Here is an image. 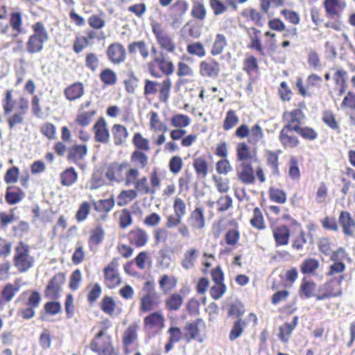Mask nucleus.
Segmentation results:
<instances>
[{"label":"nucleus","mask_w":355,"mask_h":355,"mask_svg":"<svg viewBox=\"0 0 355 355\" xmlns=\"http://www.w3.org/2000/svg\"><path fill=\"white\" fill-rule=\"evenodd\" d=\"M16 280L14 284L8 283L1 290V297L5 302H10L19 292L20 284Z\"/></svg>","instance_id":"62"},{"label":"nucleus","mask_w":355,"mask_h":355,"mask_svg":"<svg viewBox=\"0 0 355 355\" xmlns=\"http://www.w3.org/2000/svg\"><path fill=\"white\" fill-rule=\"evenodd\" d=\"M275 247L286 246L289 244L291 231L285 224L274 226L271 228Z\"/></svg>","instance_id":"27"},{"label":"nucleus","mask_w":355,"mask_h":355,"mask_svg":"<svg viewBox=\"0 0 355 355\" xmlns=\"http://www.w3.org/2000/svg\"><path fill=\"white\" fill-rule=\"evenodd\" d=\"M137 175V168L128 161L112 162L110 164L105 173V178L110 182L124 184L128 187Z\"/></svg>","instance_id":"3"},{"label":"nucleus","mask_w":355,"mask_h":355,"mask_svg":"<svg viewBox=\"0 0 355 355\" xmlns=\"http://www.w3.org/2000/svg\"><path fill=\"white\" fill-rule=\"evenodd\" d=\"M103 87L114 86L118 81L116 73L111 68L103 69L98 75Z\"/></svg>","instance_id":"51"},{"label":"nucleus","mask_w":355,"mask_h":355,"mask_svg":"<svg viewBox=\"0 0 355 355\" xmlns=\"http://www.w3.org/2000/svg\"><path fill=\"white\" fill-rule=\"evenodd\" d=\"M108 60L113 64H119L126 59V50L124 46L119 42L110 44L105 51Z\"/></svg>","instance_id":"26"},{"label":"nucleus","mask_w":355,"mask_h":355,"mask_svg":"<svg viewBox=\"0 0 355 355\" xmlns=\"http://www.w3.org/2000/svg\"><path fill=\"white\" fill-rule=\"evenodd\" d=\"M280 153V150L277 152L268 150L266 153V164L270 168L272 175L275 176H279L280 175L279 158Z\"/></svg>","instance_id":"61"},{"label":"nucleus","mask_w":355,"mask_h":355,"mask_svg":"<svg viewBox=\"0 0 355 355\" xmlns=\"http://www.w3.org/2000/svg\"><path fill=\"white\" fill-rule=\"evenodd\" d=\"M132 143L135 150L130 155V161L141 169L145 168L148 164V157L145 152L150 150V141L139 132H135L132 137Z\"/></svg>","instance_id":"8"},{"label":"nucleus","mask_w":355,"mask_h":355,"mask_svg":"<svg viewBox=\"0 0 355 355\" xmlns=\"http://www.w3.org/2000/svg\"><path fill=\"white\" fill-rule=\"evenodd\" d=\"M242 70L249 76L259 73L257 58L250 53H246L242 62Z\"/></svg>","instance_id":"45"},{"label":"nucleus","mask_w":355,"mask_h":355,"mask_svg":"<svg viewBox=\"0 0 355 355\" xmlns=\"http://www.w3.org/2000/svg\"><path fill=\"white\" fill-rule=\"evenodd\" d=\"M345 277V275H340L337 276V277L328 279L325 282L319 286L316 301H323L341 297L343 294L342 284Z\"/></svg>","instance_id":"11"},{"label":"nucleus","mask_w":355,"mask_h":355,"mask_svg":"<svg viewBox=\"0 0 355 355\" xmlns=\"http://www.w3.org/2000/svg\"><path fill=\"white\" fill-rule=\"evenodd\" d=\"M128 51L130 55H135L139 53L143 59L149 56L148 44L144 40L135 41L128 45Z\"/></svg>","instance_id":"59"},{"label":"nucleus","mask_w":355,"mask_h":355,"mask_svg":"<svg viewBox=\"0 0 355 355\" xmlns=\"http://www.w3.org/2000/svg\"><path fill=\"white\" fill-rule=\"evenodd\" d=\"M64 96L69 101L80 99L85 94V87L83 83L76 82L64 89Z\"/></svg>","instance_id":"43"},{"label":"nucleus","mask_w":355,"mask_h":355,"mask_svg":"<svg viewBox=\"0 0 355 355\" xmlns=\"http://www.w3.org/2000/svg\"><path fill=\"white\" fill-rule=\"evenodd\" d=\"M292 224L298 227V230L293 234L291 239V248L295 251H302L307 243L306 232L302 228L301 225L295 219H292Z\"/></svg>","instance_id":"35"},{"label":"nucleus","mask_w":355,"mask_h":355,"mask_svg":"<svg viewBox=\"0 0 355 355\" xmlns=\"http://www.w3.org/2000/svg\"><path fill=\"white\" fill-rule=\"evenodd\" d=\"M237 160L241 163L252 162L257 160L256 154H252L250 148L245 142H241L237 144L236 148Z\"/></svg>","instance_id":"49"},{"label":"nucleus","mask_w":355,"mask_h":355,"mask_svg":"<svg viewBox=\"0 0 355 355\" xmlns=\"http://www.w3.org/2000/svg\"><path fill=\"white\" fill-rule=\"evenodd\" d=\"M118 267V259L114 258L103 269L104 283L109 288H114L121 284Z\"/></svg>","instance_id":"19"},{"label":"nucleus","mask_w":355,"mask_h":355,"mask_svg":"<svg viewBox=\"0 0 355 355\" xmlns=\"http://www.w3.org/2000/svg\"><path fill=\"white\" fill-rule=\"evenodd\" d=\"M165 318L161 311L150 313L144 318V329L148 334L156 335L164 327Z\"/></svg>","instance_id":"18"},{"label":"nucleus","mask_w":355,"mask_h":355,"mask_svg":"<svg viewBox=\"0 0 355 355\" xmlns=\"http://www.w3.org/2000/svg\"><path fill=\"white\" fill-rule=\"evenodd\" d=\"M111 132L115 146H122L125 143L129 136L128 129L123 125L115 123L112 126Z\"/></svg>","instance_id":"47"},{"label":"nucleus","mask_w":355,"mask_h":355,"mask_svg":"<svg viewBox=\"0 0 355 355\" xmlns=\"http://www.w3.org/2000/svg\"><path fill=\"white\" fill-rule=\"evenodd\" d=\"M306 109V103L304 101L299 103L298 107L291 111H285L282 114V121L284 125L282 128L291 130L296 132V128H300L306 119V115L302 111Z\"/></svg>","instance_id":"15"},{"label":"nucleus","mask_w":355,"mask_h":355,"mask_svg":"<svg viewBox=\"0 0 355 355\" xmlns=\"http://www.w3.org/2000/svg\"><path fill=\"white\" fill-rule=\"evenodd\" d=\"M42 296L36 290L25 291L22 292L15 303H20L24 307L17 310V315L24 320H30L35 317V309L40 306Z\"/></svg>","instance_id":"6"},{"label":"nucleus","mask_w":355,"mask_h":355,"mask_svg":"<svg viewBox=\"0 0 355 355\" xmlns=\"http://www.w3.org/2000/svg\"><path fill=\"white\" fill-rule=\"evenodd\" d=\"M242 27H243L247 34L248 42L247 47L261 56H265L264 46L261 40V31L254 26V25L261 27L263 24V17L262 14L255 8L244 9L241 13Z\"/></svg>","instance_id":"2"},{"label":"nucleus","mask_w":355,"mask_h":355,"mask_svg":"<svg viewBox=\"0 0 355 355\" xmlns=\"http://www.w3.org/2000/svg\"><path fill=\"white\" fill-rule=\"evenodd\" d=\"M140 177V171L137 168V175L130 185L134 190L141 195H154L162 185V177L159 168H153L149 174V181L145 175Z\"/></svg>","instance_id":"5"},{"label":"nucleus","mask_w":355,"mask_h":355,"mask_svg":"<svg viewBox=\"0 0 355 355\" xmlns=\"http://www.w3.org/2000/svg\"><path fill=\"white\" fill-rule=\"evenodd\" d=\"M318 288V285L314 280L304 277L299 287V296L301 299L314 297L316 300Z\"/></svg>","instance_id":"32"},{"label":"nucleus","mask_w":355,"mask_h":355,"mask_svg":"<svg viewBox=\"0 0 355 355\" xmlns=\"http://www.w3.org/2000/svg\"><path fill=\"white\" fill-rule=\"evenodd\" d=\"M172 88V80L166 77L162 81L158 82L150 79L144 80V96L146 98H150L157 95L158 99L162 103H167Z\"/></svg>","instance_id":"7"},{"label":"nucleus","mask_w":355,"mask_h":355,"mask_svg":"<svg viewBox=\"0 0 355 355\" xmlns=\"http://www.w3.org/2000/svg\"><path fill=\"white\" fill-rule=\"evenodd\" d=\"M184 297L178 293L170 294L165 300L164 305L168 311H177L182 306Z\"/></svg>","instance_id":"60"},{"label":"nucleus","mask_w":355,"mask_h":355,"mask_svg":"<svg viewBox=\"0 0 355 355\" xmlns=\"http://www.w3.org/2000/svg\"><path fill=\"white\" fill-rule=\"evenodd\" d=\"M87 154V147L85 144H75L68 149L67 159L69 162L78 164Z\"/></svg>","instance_id":"46"},{"label":"nucleus","mask_w":355,"mask_h":355,"mask_svg":"<svg viewBox=\"0 0 355 355\" xmlns=\"http://www.w3.org/2000/svg\"><path fill=\"white\" fill-rule=\"evenodd\" d=\"M111 327V322L107 318L98 323V331L89 343L90 349L97 355H105L107 351L114 347L112 335L108 333Z\"/></svg>","instance_id":"4"},{"label":"nucleus","mask_w":355,"mask_h":355,"mask_svg":"<svg viewBox=\"0 0 355 355\" xmlns=\"http://www.w3.org/2000/svg\"><path fill=\"white\" fill-rule=\"evenodd\" d=\"M9 27L14 32L15 36H18L24 31L23 16L20 12H12L9 17Z\"/></svg>","instance_id":"58"},{"label":"nucleus","mask_w":355,"mask_h":355,"mask_svg":"<svg viewBox=\"0 0 355 355\" xmlns=\"http://www.w3.org/2000/svg\"><path fill=\"white\" fill-rule=\"evenodd\" d=\"M187 131L181 128H174L170 131V137L172 141H178L181 139V146L185 148L191 146L198 139L196 134H189L186 135Z\"/></svg>","instance_id":"33"},{"label":"nucleus","mask_w":355,"mask_h":355,"mask_svg":"<svg viewBox=\"0 0 355 355\" xmlns=\"http://www.w3.org/2000/svg\"><path fill=\"white\" fill-rule=\"evenodd\" d=\"M311 17L315 26L324 25L327 28H331L339 31L341 30V24L338 22H324V16L321 9L317 6H313L310 9Z\"/></svg>","instance_id":"34"},{"label":"nucleus","mask_w":355,"mask_h":355,"mask_svg":"<svg viewBox=\"0 0 355 355\" xmlns=\"http://www.w3.org/2000/svg\"><path fill=\"white\" fill-rule=\"evenodd\" d=\"M139 325L136 323L130 324L123 332L121 336L123 353L124 355H129L134 348L138 347V331Z\"/></svg>","instance_id":"16"},{"label":"nucleus","mask_w":355,"mask_h":355,"mask_svg":"<svg viewBox=\"0 0 355 355\" xmlns=\"http://www.w3.org/2000/svg\"><path fill=\"white\" fill-rule=\"evenodd\" d=\"M151 53L152 60L148 64L150 74L154 78H159V74L156 70L157 67L164 75H171L174 71V64L164 52L159 51L155 46H152Z\"/></svg>","instance_id":"9"},{"label":"nucleus","mask_w":355,"mask_h":355,"mask_svg":"<svg viewBox=\"0 0 355 355\" xmlns=\"http://www.w3.org/2000/svg\"><path fill=\"white\" fill-rule=\"evenodd\" d=\"M167 334L168 337L164 348L165 354H168L171 352L174 348L175 343L180 342L184 338V333L182 331L181 329L177 326H171L167 330Z\"/></svg>","instance_id":"39"},{"label":"nucleus","mask_w":355,"mask_h":355,"mask_svg":"<svg viewBox=\"0 0 355 355\" xmlns=\"http://www.w3.org/2000/svg\"><path fill=\"white\" fill-rule=\"evenodd\" d=\"M1 105L9 130L17 129L24 124L25 116L29 108V102L26 98L21 96L15 99L13 89H8L4 92Z\"/></svg>","instance_id":"1"},{"label":"nucleus","mask_w":355,"mask_h":355,"mask_svg":"<svg viewBox=\"0 0 355 355\" xmlns=\"http://www.w3.org/2000/svg\"><path fill=\"white\" fill-rule=\"evenodd\" d=\"M149 128L154 132L165 133L168 128L167 125L161 120L159 115L155 111H150L148 114Z\"/></svg>","instance_id":"56"},{"label":"nucleus","mask_w":355,"mask_h":355,"mask_svg":"<svg viewBox=\"0 0 355 355\" xmlns=\"http://www.w3.org/2000/svg\"><path fill=\"white\" fill-rule=\"evenodd\" d=\"M338 252H334L331 256L330 257L331 261H334V263L328 267V270L326 272V276L329 277H336L335 275L340 274L343 275V272L346 269V266L344 262L341 261H337Z\"/></svg>","instance_id":"50"},{"label":"nucleus","mask_w":355,"mask_h":355,"mask_svg":"<svg viewBox=\"0 0 355 355\" xmlns=\"http://www.w3.org/2000/svg\"><path fill=\"white\" fill-rule=\"evenodd\" d=\"M152 32L161 51L175 53L178 46L173 34L167 31L165 27L158 21L150 24Z\"/></svg>","instance_id":"10"},{"label":"nucleus","mask_w":355,"mask_h":355,"mask_svg":"<svg viewBox=\"0 0 355 355\" xmlns=\"http://www.w3.org/2000/svg\"><path fill=\"white\" fill-rule=\"evenodd\" d=\"M106 38V35L103 31L90 28L86 31L85 35H78L75 37L72 49L74 53L78 54L87 47L94 44V41H101Z\"/></svg>","instance_id":"14"},{"label":"nucleus","mask_w":355,"mask_h":355,"mask_svg":"<svg viewBox=\"0 0 355 355\" xmlns=\"http://www.w3.org/2000/svg\"><path fill=\"white\" fill-rule=\"evenodd\" d=\"M299 318L294 316L291 322H284L279 327L278 338L282 343H286L289 341L293 331L298 324Z\"/></svg>","instance_id":"42"},{"label":"nucleus","mask_w":355,"mask_h":355,"mask_svg":"<svg viewBox=\"0 0 355 355\" xmlns=\"http://www.w3.org/2000/svg\"><path fill=\"white\" fill-rule=\"evenodd\" d=\"M251 226L259 231H261L266 229V225L263 213L261 209L256 207L253 209L252 216L250 220Z\"/></svg>","instance_id":"64"},{"label":"nucleus","mask_w":355,"mask_h":355,"mask_svg":"<svg viewBox=\"0 0 355 355\" xmlns=\"http://www.w3.org/2000/svg\"><path fill=\"white\" fill-rule=\"evenodd\" d=\"M322 82L321 76L311 73L306 78V85H304V81L302 77H297L295 81V87L298 91V93L302 97H306L311 95L310 89L313 87H320Z\"/></svg>","instance_id":"22"},{"label":"nucleus","mask_w":355,"mask_h":355,"mask_svg":"<svg viewBox=\"0 0 355 355\" xmlns=\"http://www.w3.org/2000/svg\"><path fill=\"white\" fill-rule=\"evenodd\" d=\"M268 26L270 31H266L263 35L266 37V44L273 47L276 42L277 35L271 31L282 32L286 30V25L279 18H272L268 20Z\"/></svg>","instance_id":"31"},{"label":"nucleus","mask_w":355,"mask_h":355,"mask_svg":"<svg viewBox=\"0 0 355 355\" xmlns=\"http://www.w3.org/2000/svg\"><path fill=\"white\" fill-rule=\"evenodd\" d=\"M338 223L343 234L347 238L355 236V219L347 211H341L338 215Z\"/></svg>","instance_id":"30"},{"label":"nucleus","mask_w":355,"mask_h":355,"mask_svg":"<svg viewBox=\"0 0 355 355\" xmlns=\"http://www.w3.org/2000/svg\"><path fill=\"white\" fill-rule=\"evenodd\" d=\"M227 44V40L225 35L223 33H217L212 43L210 54L213 57L222 54Z\"/></svg>","instance_id":"54"},{"label":"nucleus","mask_w":355,"mask_h":355,"mask_svg":"<svg viewBox=\"0 0 355 355\" xmlns=\"http://www.w3.org/2000/svg\"><path fill=\"white\" fill-rule=\"evenodd\" d=\"M91 105L92 101H87L80 105L78 112L74 121L76 124L81 127H87L90 125L93 118L97 114V110L96 108L86 110Z\"/></svg>","instance_id":"25"},{"label":"nucleus","mask_w":355,"mask_h":355,"mask_svg":"<svg viewBox=\"0 0 355 355\" xmlns=\"http://www.w3.org/2000/svg\"><path fill=\"white\" fill-rule=\"evenodd\" d=\"M206 324L202 318H196L187 322L184 327V339L187 343L193 340L202 343L204 337L201 335V330L205 329Z\"/></svg>","instance_id":"17"},{"label":"nucleus","mask_w":355,"mask_h":355,"mask_svg":"<svg viewBox=\"0 0 355 355\" xmlns=\"http://www.w3.org/2000/svg\"><path fill=\"white\" fill-rule=\"evenodd\" d=\"M94 140L97 143L108 144L110 141V131L105 119L101 116L98 118L92 127Z\"/></svg>","instance_id":"29"},{"label":"nucleus","mask_w":355,"mask_h":355,"mask_svg":"<svg viewBox=\"0 0 355 355\" xmlns=\"http://www.w3.org/2000/svg\"><path fill=\"white\" fill-rule=\"evenodd\" d=\"M237 177L239 181L245 185L254 184L256 177L261 183L266 181V176L262 167L258 166L254 171L252 162L241 163L239 169H237Z\"/></svg>","instance_id":"13"},{"label":"nucleus","mask_w":355,"mask_h":355,"mask_svg":"<svg viewBox=\"0 0 355 355\" xmlns=\"http://www.w3.org/2000/svg\"><path fill=\"white\" fill-rule=\"evenodd\" d=\"M220 64L216 59L209 57L199 64V73L202 77L217 78L220 73Z\"/></svg>","instance_id":"23"},{"label":"nucleus","mask_w":355,"mask_h":355,"mask_svg":"<svg viewBox=\"0 0 355 355\" xmlns=\"http://www.w3.org/2000/svg\"><path fill=\"white\" fill-rule=\"evenodd\" d=\"M126 238L130 245L137 248L144 247L149 241V236L146 230L139 227L130 230Z\"/></svg>","instance_id":"28"},{"label":"nucleus","mask_w":355,"mask_h":355,"mask_svg":"<svg viewBox=\"0 0 355 355\" xmlns=\"http://www.w3.org/2000/svg\"><path fill=\"white\" fill-rule=\"evenodd\" d=\"M193 167L196 175L199 178H205L209 173V163L204 156L194 158Z\"/></svg>","instance_id":"57"},{"label":"nucleus","mask_w":355,"mask_h":355,"mask_svg":"<svg viewBox=\"0 0 355 355\" xmlns=\"http://www.w3.org/2000/svg\"><path fill=\"white\" fill-rule=\"evenodd\" d=\"M288 175L293 181H298L301 178V171L300 167V161L297 156L291 155L288 163Z\"/></svg>","instance_id":"55"},{"label":"nucleus","mask_w":355,"mask_h":355,"mask_svg":"<svg viewBox=\"0 0 355 355\" xmlns=\"http://www.w3.org/2000/svg\"><path fill=\"white\" fill-rule=\"evenodd\" d=\"M105 231L101 225L95 227L90 231V235L88 239V246L91 251L96 250L104 239Z\"/></svg>","instance_id":"48"},{"label":"nucleus","mask_w":355,"mask_h":355,"mask_svg":"<svg viewBox=\"0 0 355 355\" xmlns=\"http://www.w3.org/2000/svg\"><path fill=\"white\" fill-rule=\"evenodd\" d=\"M291 130L282 128L279 134V141L284 149H294L300 144L297 136L291 133Z\"/></svg>","instance_id":"37"},{"label":"nucleus","mask_w":355,"mask_h":355,"mask_svg":"<svg viewBox=\"0 0 355 355\" xmlns=\"http://www.w3.org/2000/svg\"><path fill=\"white\" fill-rule=\"evenodd\" d=\"M331 71L332 86L329 87V90L340 96L347 89V71L342 68H332Z\"/></svg>","instance_id":"20"},{"label":"nucleus","mask_w":355,"mask_h":355,"mask_svg":"<svg viewBox=\"0 0 355 355\" xmlns=\"http://www.w3.org/2000/svg\"><path fill=\"white\" fill-rule=\"evenodd\" d=\"M188 223L193 230H202L206 224L205 211L202 207H196L191 211L188 217Z\"/></svg>","instance_id":"38"},{"label":"nucleus","mask_w":355,"mask_h":355,"mask_svg":"<svg viewBox=\"0 0 355 355\" xmlns=\"http://www.w3.org/2000/svg\"><path fill=\"white\" fill-rule=\"evenodd\" d=\"M199 256L200 251L198 248L192 247L187 249L180 260L182 268L187 270L193 268Z\"/></svg>","instance_id":"40"},{"label":"nucleus","mask_w":355,"mask_h":355,"mask_svg":"<svg viewBox=\"0 0 355 355\" xmlns=\"http://www.w3.org/2000/svg\"><path fill=\"white\" fill-rule=\"evenodd\" d=\"M320 268V261L312 257L304 259L300 265L302 274L304 275H314Z\"/></svg>","instance_id":"52"},{"label":"nucleus","mask_w":355,"mask_h":355,"mask_svg":"<svg viewBox=\"0 0 355 355\" xmlns=\"http://www.w3.org/2000/svg\"><path fill=\"white\" fill-rule=\"evenodd\" d=\"M34 257L30 254V247L23 241H20L15 248L13 263L20 272H25L33 266Z\"/></svg>","instance_id":"12"},{"label":"nucleus","mask_w":355,"mask_h":355,"mask_svg":"<svg viewBox=\"0 0 355 355\" xmlns=\"http://www.w3.org/2000/svg\"><path fill=\"white\" fill-rule=\"evenodd\" d=\"M65 282V275L62 272L54 275L49 281L45 289L44 296L46 298L53 300H58L60 297L62 285Z\"/></svg>","instance_id":"21"},{"label":"nucleus","mask_w":355,"mask_h":355,"mask_svg":"<svg viewBox=\"0 0 355 355\" xmlns=\"http://www.w3.org/2000/svg\"><path fill=\"white\" fill-rule=\"evenodd\" d=\"M25 197V192L18 186L9 185L7 187L5 193L6 202L13 205L21 202Z\"/></svg>","instance_id":"44"},{"label":"nucleus","mask_w":355,"mask_h":355,"mask_svg":"<svg viewBox=\"0 0 355 355\" xmlns=\"http://www.w3.org/2000/svg\"><path fill=\"white\" fill-rule=\"evenodd\" d=\"M189 9L186 0H176L169 8V16L174 23H181L183 16Z\"/></svg>","instance_id":"36"},{"label":"nucleus","mask_w":355,"mask_h":355,"mask_svg":"<svg viewBox=\"0 0 355 355\" xmlns=\"http://www.w3.org/2000/svg\"><path fill=\"white\" fill-rule=\"evenodd\" d=\"M115 201L113 196L107 199L94 200L92 206L95 211L101 214L102 219H105L108 213L113 209Z\"/></svg>","instance_id":"41"},{"label":"nucleus","mask_w":355,"mask_h":355,"mask_svg":"<svg viewBox=\"0 0 355 355\" xmlns=\"http://www.w3.org/2000/svg\"><path fill=\"white\" fill-rule=\"evenodd\" d=\"M78 176L73 167H68L60 175V184L64 187H71L78 180Z\"/></svg>","instance_id":"63"},{"label":"nucleus","mask_w":355,"mask_h":355,"mask_svg":"<svg viewBox=\"0 0 355 355\" xmlns=\"http://www.w3.org/2000/svg\"><path fill=\"white\" fill-rule=\"evenodd\" d=\"M160 290L164 294L169 293L173 291L178 285V279L173 275L164 274L158 281Z\"/></svg>","instance_id":"53"},{"label":"nucleus","mask_w":355,"mask_h":355,"mask_svg":"<svg viewBox=\"0 0 355 355\" xmlns=\"http://www.w3.org/2000/svg\"><path fill=\"white\" fill-rule=\"evenodd\" d=\"M322 6L327 17L330 20H334L341 17L347 4L345 0H324Z\"/></svg>","instance_id":"24"}]
</instances>
